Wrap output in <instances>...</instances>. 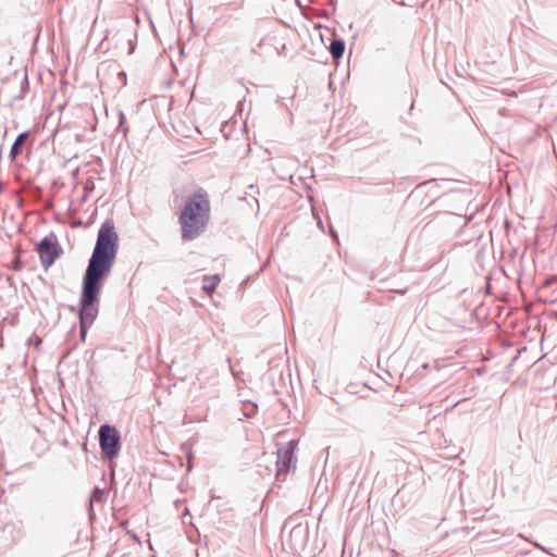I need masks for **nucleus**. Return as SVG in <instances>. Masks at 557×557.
<instances>
[{
  "mask_svg": "<svg viewBox=\"0 0 557 557\" xmlns=\"http://www.w3.org/2000/svg\"><path fill=\"white\" fill-rule=\"evenodd\" d=\"M119 237L111 221H106L98 233L97 243L87 267L79 299V319L82 336L85 327L92 324L97 317L96 302L102 287V280L109 274L117 251Z\"/></svg>",
  "mask_w": 557,
  "mask_h": 557,
  "instance_id": "nucleus-1",
  "label": "nucleus"
},
{
  "mask_svg": "<svg viewBox=\"0 0 557 557\" xmlns=\"http://www.w3.org/2000/svg\"><path fill=\"white\" fill-rule=\"evenodd\" d=\"M210 211L208 193L198 188L186 199L178 219L182 238L193 240L203 233L210 220Z\"/></svg>",
  "mask_w": 557,
  "mask_h": 557,
  "instance_id": "nucleus-2",
  "label": "nucleus"
},
{
  "mask_svg": "<svg viewBox=\"0 0 557 557\" xmlns=\"http://www.w3.org/2000/svg\"><path fill=\"white\" fill-rule=\"evenodd\" d=\"M99 442L102 453L107 457L113 458L117 455L120 450V435L115 428L108 424L102 425L99 431Z\"/></svg>",
  "mask_w": 557,
  "mask_h": 557,
  "instance_id": "nucleus-3",
  "label": "nucleus"
},
{
  "mask_svg": "<svg viewBox=\"0 0 557 557\" xmlns=\"http://www.w3.org/2000/svg\"><path fill=\"white\" fill-rule=\"evenodd\" d=\"M37 252L39 255L42 267L47 270L53 264L61 252L55 236L49 235L42 238L41 242L37 245Z\"/></svg>",
  "mask_w": 557,
  "mask_h": 557,
  "instance_id": "nucleus-4",
  "label": "nucleus"
},
{
  "mask_svg": "<svg viewBox=\"0 0 557 557\" xmlns=\"http://www.w3.org/2000/svg\"><path fill=\"white\" fill-rule=\"evenodd\" d=\"M296 442L292 441L285 446H282L277 449V460H276V475H285L290 469V466L294 461V451L296 449Z\"/></svg>",
  "mask_w": 557,
  "mask_h": 557,
  "instance_id": "nucleus-5",
  "label": "nucleus"
},
{
  "mask_svg": "<svg viewBox=\"0 0 557 557\" xmlns=\"http://www.w3.org/2000/svg\"><path fill=\"white\" fill-rule=\"evenodd\" d=\"M220 283L219 275H207L202 280V289L211 296Z\"/></svg>",
  "mask_w": 557,
  "mask_h": 557,
  "instance_id": "nucleus-6",
  "label": "nucleus"
},
{
  "mask_svg": "<svg viewBox=\"0 0 557 557\" xmlns=\"http://www.w3.org/2000/svg\"><path fill=\"white\" fill-rule=\"evenodd\" d=\"M27 137H28L27 132L22 133L17 136V138L15 139V141L11 148V151H10V157L12 160H14L21 153V147L24 145Z\"/></svg>",
  "mask_w": 557,
  "mask_h": 557,
  "instance_id": "nucleus-7",
  "label": "nucleus"
},
{
  "mask_svg": "<svg viewBox=\"0 0 557 557\" xmlns=\"http://www.w3.org/2000/svg\"><path fill=\"white\" fill-rule=\"evenodd\" d=\"M345 50V44L342 40H334L330 45V52L335 60L343 57Z\"/></svg>",
  "mask_w": 557,
  "mask_h": 557,
  "instance_id": "nucleus-8",
  "label": "nucleus"
},
{
  "mask_svg": "<svg viewBox=\"0 0 557 557\" xmlns=\"http://www.w3.org/2000/svg\"><path fill=\"white\" fill-rule=\"evenodd\" d=\"M186 456H187V459H188V466H187V469L189 470L190 467H191V458H193V453L190 450H186Z\"/></svg>",
  "mask_w": 557,
  "mask_h": 557,
  "instance_id": "nucleus-9",
  "label": "nucleus"
}]
</instances>
